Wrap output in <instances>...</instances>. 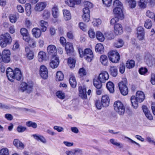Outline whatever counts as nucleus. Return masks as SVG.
Returning <instances> with one entry per match:
<instances>
[{
	"label": "nucleus",
	"mask_w": 155,
	"mask_h": 155,
	"mask_svg": "<svg viewBox=\"0 0 155 155\" xmlns=\"http://www.w3.org/2000/svg\"><path fill=\"white\" fill-rule=\"evenodd\" d=\"M145 99V95L142 91H138L136 93V97L132 96L130 99V101L132 106L135 109H136L138 107V102H141Z\"/></svg>",
	"instance_id": "obj_1"
},
{
	"label": "nucleus",
	"mask_w": 155,
	"mask_h": 155,
	"mask_svg": "<svg viewBox=\"0 0 155 155\" xmlns=\"http://www.w3.org/2000/svg\"><path fill=\"white\" fill-rule=\"evenodd\" d=\"M93 5L90 2L87 1L84 2V7L83 8V15L82 18L83 21L85 22H88L90 18V9L92 8Z\"/></svg>",
	"instance_id": "obj_2"
},
{
	"label": "nucleus",
	"mask_w": 155,
	"mask_h": 155,
	"mask_svg": "<svg viewBox=\"0 0 155 155\" xmlns=\"http://www.w3.org/2000/svg\"><path fill=\"white\" fill-rule=\"evenodd\" d=\"M80 57L82 58L84 56L85 59L88 62H91L93 58V54L92 50L90 48H86L83 51L81 48L78 49Z\"/></svg>",
	"instance_id": "obj_3"
},
{
	"label": "nucleus",
	"mask_w": 155,
	"mask_h": 155,
	"mask_svg": "<svg viewBox=\"0 0 155 155\" xmlns=\"http://www.w3.org/2000/svg\"><path fill=\"white\" fill-rule=\"evenodd\" d=\"M12 42V38L8 33H5L1 35L0 45L1 47H5L7 45L10 44Z\"/></svg>",
	"instance_id": "obj_4"
},
{
	"label": "nucleus",
	"mask_w": 155,
	"mask_h": 155,
	"mask_svg": "<svg viewBox=\"0 0 155 155\" xmlns=\"http://www.w3.org/2000/svg\"><path fill=\"white\" fill-rule=\"evenodd\" d=\"M114 110L119 115H123L125 111V107L124 104L120 101H117L114 104Z\"/></svg>",
	"instance_id": "obj_5"
},
{
	"label": "nucleus",
	"mask_w": 155,
	"mask_h": 155,
	"mask_svg": "<svg viewBox=\"0 0 155 155\" xmlns=\"http://www.w3.org/2000/svg\"><path fill=\"white\" fill-rule=\"evenodd\" d=\"M127 81L126 78H123L118 84V86L121 94L124 95H127L128 92V89L127 86Z\"/></svg>",
	"instance_id": "obj_6"
},
{
	"label": "nucleus",
	"mask_w": 155,
	"mask_h": 155,
	"mask_svg": "<svg viewBox=\"0 0 155 155\" xmlns=\"http://www.w3.org/2000/svg\"><path fill=\"white\" fill-rule=\"evenodd\" d=\"M10 51L8 49H5L2 52V54L0 53V62H3L5 63L9 62L10 60Z\"/></svg>",
	"instance_id": "obj_7"
},
{
	"label": "nucleus",
	"mask_w": 155,
	"mask_h": 155,
	"mask_svg": "<svg viewBox=\"0 0 155 155\" xmlns=\"http://www.w3.org/2000/svg\"><path fill=\"white\" fill-rule=\"evenodd\" d=\"M108 57L110 60L113 63H117L120 59V56L116 51H111L108 53Z\"/></svg>",
	"instance_id": "obj_8"
},
{
	"label": "nucleus",
	"mask_w": 155,
	"mask_h": 155,
	"mask_svg": "<svg viewBox=\"0 0 155 155\" xmlns=\"http://www.w3.org/2000/svg\"><path fill=\"white\" fill-rule=\"evenodd\" d=\"M33 85L32 84H27L25 82H22L21 84L20 90L22 92L26 91L28 93H30L32 90Z\"/></svg>",
	"instance_id": "obj_9"
},
{
	"label": "nucleus",
	"mask_w": 155,
	"mask_h": 155,
	"mask_svg": "<svg viewBox=\"0 0 155 155\" xmlns=\"http://www.w3.org/2000/svg\"><path fill=\"white\" fill-rule=\"evenodd\" d=\"M48 54L52 57L56 56L57 51L56 46L52 45H49L47 48Z\"/></svg>",
	"instance_id": "obj_10"
},
{
	"label": "nucleus",
	"mask_w": 155,
	"mask_h": 155,
	"mask_svg": "<svg viewBox=\"0 0 155 155\" xmlns=\"http://www.w3.org/2000/svg\"><path fill=\"white\" fill-rule=\"evenodd\" d=\"M123 8H114L113 9V13L120 19H122L124 18V15L122 9Z\"/></svg>",
	"instance_id": "obj_11"
},
{
	"label": "nucleus",
	"mask_w": 155,
	"mask_h": 155,
	"mask_svg": "<svg viewBox=\"0 0 155 155\" xmlns=\"http://www.w3.org/2000/svg\"><path fill=\"white\" fill-rule=\"evenodd\" d=\"M40 74L44 79H46L48 77V71L47 68L44 65H41L40 68Z\"/></svg>",
	"instance_id": "obj_12"
},
{
	"label": "nucleus",
	"mask_w": 155,
	"mask_h": 155,
	"mask_svg": "<svg viewBox=\"0 0 155 155\" xmlns=\"http://www.w3.org/2000/svg\"><path fill=\"white\" fill-rule=\"evenodd\" d=\"M58 58L56 56L53 57L49 63L50 66L53 69L57 68L59 64Z\"/></svg>",
	"instance_id": "obj_13"
},
{
	"label": "nucleus",
	"mask_w": 155,
	"mask_h": 155,
	"mask_svg": "<svg viewBox=\"0 0 155 155\" xmlns=\"http://www.w3.org/2000/svg\"><path fill=\"white\" fill-rule=\"evenodd\" d=\"M46 5L47 3L46 2H39L36 5L34 10L36 11H41L45 8Z\"/></svg>",
	"instance_id": "obj_14"
},
{
	"label": "nucleus",
	"mask_w": 155,
	"mask_h": 155,
	"mask_svg": "<svg viewBox=\"0 0 155 155\" xmlns=\"http://www.w3.org/2000/svg\"><path fill=\"white\" fill-rule=\"evenodd\" d=\"M6 75L8 79L13 82L14 79V71L11 68H8L6 70Z\"/></svg>",
	"instance_id": "obj_15"
},
{
	"label": "nucleus",
	"mask_w": 155,
	"mask_h": 155,
	"mask_svg": "<svg viewBox=\"0 0 155 155\" xmlns=\"http://www.w3.org/2000/svg\"><path fill=\"white\" fill-rule=\"evenodd\" d=\"M109 75L108 73L106 71L103 72L99 75L98 79L103 82H105L109 79Z\"/></svg>",
	"instance_id": "obj_16"
},
{
	"label": "nucleus",
	"mask_w": 155,
	"mask_h": 155,
	"mask_svg": "<svg viewBox=\"0 0 155 155\" xmlns=\"http://www.w3.org/2000/svg\"><path fill=\"white\" fill-rule=\"evenodd\" d=\"M79 96L82 99H86L87 98L86 88L84 87L79 86Z\"/></svg>",
	"instance_id": "obj_17"
},
{
	"label": "nucleus",
	"mask_w": 155,
	"mask_h": 155,
	"mask_svg": "<svg viewBox=\"0 0 155 155\" xmlns=\"http://www.w3.org/2000/svg\"><path fill=\"white\" fill-rule=\"evenodd\" d=\"M137 38L140 40L143 39L144 36V29L141 26H139L137 28Z\"/></svg>",
	"instance_id": "obj_18"
},
{
	"label": "nucleus",
	"mask_w": 155,
	"mask_h": 155,
	"mask_svg": "<svg viewBox=\"0 0 155 155\" xmlns=\"http://www.w3.org/2000/svg\"><path fill=\"white\" fill-rule=\"evenodd\" d=\"M110 98L108 95H104L102 96L101 102L103 104V107L108 106L110 103Z\"/></svg>",
	"instance_id": "obj_19"
},
{
	"label": "nucleus",
	"mask_w": 155,
	"mask_h": 155,
	"mask_svg": "<svg viewBox=\"0 0 155 155\" xmlns=\"http://www.w3.org/2000/svg\"><path fill=\"white\" fill-rule=\"evenodd\" d=\"M65 49L67 54L68 55H70L71 54L73 53L74 51L72 44L70 43L67 42L65 45Z\"/></svg>",
	"instance_id": "obj_20"
},
{
	"label": "nucleus",
	"mask_w": 155,
	"mask_h": 155,
	"mask_svg": "<svg viewBox=\"0 0 155 155\" xmlns=\"http://www.w3.org/2000/svg\"><path fill=\"white\" fill-rule=\"evenodd\" d=\"M123 31L122 25L119 23L116 24L114 26V32L117 35L121 34Z\"/></svg>",
	"instance_id": "obj_21"
},
{
	"label": "nucleus",
	"mask_w": 155,
	"mask_h": 155,
	"mask_svg": "<svg viewBox=\"0 0 155 155\" xmlns=\"http://www.w3.org/2000/svg\"><path fill=\"white\" fill-rule=\"evenodd\" d=\"M31 137H33L35 140L38 141H40L44 143L47 142L45 138L41 135L36 134L32 135Z\"/></svg>",
	"instance_id": "obj_22"
},
{
	"label": "nucleus",
	"mask_w": 155,
	"mask_h": 155,
	"mask_svg": "<svg viewBox=\"0 0 155 155\" xmlns=\"http://www.w3.org/2000/svg\"><path fill=\"white\" fill-rule=\"evenodd\" d=\"M14 79H15L18 81L20 80L22 75V73L18 68H16L14 70Z\"/></svg>",
	"instance_id": "obj_23"
},
{
	"label": "nucleus",
	"mask_w": 155,
	"mask_h": 155,
	"mask_svg": "<svg viewBox=\"0 0 155 155\" xmlns=\"http://www.w3.org/2000/svg\"><path fill=\"white\" fill-rule=\"evenodd\" d=\"M32 33L34 37L36 38H39L41 34V30L38 28H33L32 29Z\"/></svg>",
	"instance_id": "obj_24"
},
{
	"label": "nucleus",
	"mask_w": 155,
	"mask_h": 155,
	"mask_svg": "<svg viewBox=\"0 0 155 155\" xmlns=\"http://www.w3.org/2000/svg\"><path fill=\"white\" fill-rule=\"evenodd\" d=\"M26 56L29 60L33 59L34 58V53L28 47L25 48Z\"/></svg>",
	"instance_id": "obj_25"
},
{
	"label": "nucleus",
	"mask_w": 155,
	"mask_h": 155,
	"mask_svg": "<svg viewBox=\"0 0 155 155\" xmlns=\"http://www.w3.org/2000/svg\"><path fill=\"white\" fill-rule=\"evenodd\" d=\"M153 60V58L150 55L148 54L145 56V61L148 65L150 66L152 65Z\"/></svg>",
	"instance_id": "obj_26"
},
{
	"label": "nucleus",
	"mask_w": 155,
	"mask_h": 155,
	"mask_svg": "<svg viewBox=\"0 0 155 155\" xmlns=\"http://www.w3.org/2000/svg\"><path fill=\"white\" fill-rule=\"evenodd\" d=\"M46 54L45 52L42 51H40L39 52L38 58L39 62H41L44 61L46 60Z\"/></svg>",
	"instance_id": "obj_27"
},
{
	"label": "nucleus",
	"mask_w": 155,
	"mask_h": 155,
	"mask_svg": "<svg viewBox=\"0 0 155 155\" xmlns=\"http://www.w3.org/2000/svg\"><path fill=\"white\" fill-rule=\"evenodd\" d=\"M14 145L17 148L22 149L24 148L23 143L17 139H15L13 141Z\"/></svg>",
	"instance_id": "obj_28"
},
{
	"label": "nucleus",
	"mask_w": 155,
	"mask_h": 155,
	"mask_svg": "<svg viewBox=\"0 0 155 155\" xmlns=\"http://www.w3.org/2000/svg\"><path fill=\"white\" fill-rule=\"evenodd\" d=\"M102 82L101 81L100 79L98 78L94 79L93 81V84L94 86L97 89H100L102 86Z\"/></svg>",
	"instance_id": "obj_29"
},
{
	"label": "nucleus",
	"mask_w": 155,
	"mask_h": 155,
	"mask_svg": "<svg viewBox=\"0 0 155 155\" xmlns=\"http://www.w3.org/2000/svg\"><path fill=\"white\" fill-rule=\"evenodd\" d=\"M52 14L53 17L57 18L59 16V12L58 7L56 5H54L52 9Z\"/></svg>",
	"instance_id": "obj_30"
},
{
	"label": "nucleus",
	"mask_w": 155,
	"mask_h": 155,
	"mask_svg": "<svg viewBox=\"0 0 155 155\" xmlns=\"http://www.w3.org/2000/svg\"><path fill=\"white\" fill-rule=\"evenodd\" d=\"M100 60L102 64L106 66L108 65V60L106 56L104 55H101Z\"/></svg>",
	"instance_id": "obj_31"
},
{
	"label": "nucleus",
	"mask_w": 155,
	"mask_h": 155,
	"mask_svg": "<svg viewBox=\"0 0 155 155\" xmlns=\"http://www.w3.org/2000/svg\"><path fill=\"white\" fill-rule=\"evenodd\" d=\"M25 8L26 15L29 16L31 13V5L29 3H26L25 4Z\"/></svg>",
	"instance_id": "obj_32"
},
{
	"label": "nucleus",
	"mask_w": 155,
	"mask_h": 155,
	"mask_svg": "<svg viewBox=\"0 0 155 155\" xmlns=\"http://www.w3.org/2000/svg\"><path fill=\"white\" fill-rule=\"evenodd\" d=\"M110 74L113 77H116L117 74V69L116 66H111L110 68Z\"/></svg>",
	"instance_id": "obj_33"
},
{
	"label": "nucleus",
	"mask_w": 155,
	"mask_h": 155,
	"mask_svg": "<svg viewBox=\"0 0 155 155\" xmlns=\"http://www.w3.org/2000/svg\"><path fill=\"white\" fill-rule=\"evenodd\" d=\"M95 51L96 52L102 53L104 51V48L103 45L101 43H99L97 44L96 45Z\"/></svg>",
	"instance_id": "obj_34"
},
{
	"label": "nucleus",
	"mask_w": 155,
	"mask_h": 155,
	"mask_svg": "<svg viewBox=\"0 0 155 155\" xmlns=\"http://www.w3.org/2000/svg\"><path fill=\"white\" fill-rule=\"evenodd\" d=\"M106 87L110 93H113L114 91V86L113 83L109 81L106 84Z\"/></svg>",
	"instance_id": "obj_35"
},
{
	"label": "nucleus",
	"mask_w": 155,
	"mask_h": 155,
	"mask_svg": "<svg viewBox=\"0 0 155 155\" xmlns=\"http://www.w3.org/2000/svg\"><path fill=\"white\" fill-rule=\"evenodd\" d=\"M68 65L71 68H73L75 66L76 60L71 58H68Z\"/></svg>",
	"instance_id": "obj_36"
},
{
	"label": "nucleus",
	"mask_w": 155,
	"mask_h": 155,
	"mask_svg": "<svg viewBox=\"0 0 155 155\" xmlns=\"http://www.w3.org/2000/svg\"><path fill=\"white\" fill-rule=\"evenodd\" d=\"M69 82L71 86L74 88H75L77 85V82L74 77L73 76H71L69 79Z\"/></svg>",
	"instance_id": "obj_37"
},
{
	"label": "nucleus",
	"mask_w": 155,
	"mask_h": 155,
	"mask_svg": "<svg viewBox=\"0 0 155 155\" xmlns=\"http://www.w3.org/2000/svg\"><path fill=\"white\" fill-rule=\"evenodd\" d=\"M81 0H69L68 2V5L71 7H74L76 5L80 4Z\"/></svg>",
	"instance_id": "obj_38"
},
{
	"label": "nucleus",
	"mask_w": 155,
	"mask_h": 155,
	"mask_svg": "<svg viewBox=\"0 0 155 155\" xmlns=\"http://www.w3.org/2000/svg\"><path fill=\"white\" fill-rule=\"evenodd\" d=\"M97 39L99 41L103 42L104 40V37L102 33L100 31H97L96 33Z\"/></svg>",
	"instance_id": "obj_39"
},
{
	"label": "nucleus",
	"mask_w": 155,
	"mask_h": 155,
	"mask_svg": "<svg viewBox=\"0 0 155 155\" xmlns=\"http://www.w3.org/2000/svg\"><path fill=\"white\" fill-rule=\"evenodd\" d=\"M63 14L65 20H68L71 19V15L69 11L67 10H63Z\"/></svg>",
	"instance_id": "obj_40"
},
{
	"label": "nucleus",
	"mask_w": 155,
	"mask_h": 155,
	"mask_svg": "<svg viewBox=\"0 0 155 155\" xmlns=\"http://www.w3.org/2000/svg\"><path fill=\"white\" fill-rule=\"evenodd\" d=\"M64 76L61 71H58L56 75V80L58 81H62L64 79Z\"/></svg>",
	"instance_id": "obj_41"
},
{
	"label": "nucleus",
	"mask_w": 155,
	"mask_h": 155,
	"mask_svg": "<svg viewBox=\"0 0 155 155\" xmlns=\"http://www.w3.org/2000/svg\"><path fill=\"white\" fill-rule=\"evenodd\" d=\"M147 3L145 0H140L138 1V4L140 8H144L146 7Z\"/></svg>",
	"instance_id": "obj_42"
},
{
	"label": "nucleus",
	"mask_w": 155,
	"mask_h": 155,
	"mask_svg": "<svg viewBox=\"0 0 155 155\" xmlns=\"http://www.w3.org/2000/svg\"><path fill=\"white\" fill-rule=\"evenodd\" d=\"M135 65V62L133 60L127 61L126 63V67L129 69L133 68Z\"/></svg>",
	"instance_id": "obj_43"
},
{
	"label": "nucleus",
	"mask_w": 155,
	"mask_h": 155,
	"mask_svg": "<svg viewBox=\"0 0 155 155\" xmlns=\"http://www.w3.org/2000/svg\"><path fill=\"white\" fill-rule=\"evenodd\" d=\"M144 26L147 29H150L152 25V23L151 20L149 19L146 20L145 22Z\"/></svg>",
	"instance_id": "obj_44"
},
{
	"label": "nucleus",
	"mask_w": 155,
	"mask_h": 155,
	"mask_svg": "<svg viewBox=\"0 0 155 155\" xmlns=\"http://www.w3.org/2000/svg\"><path fill=\"white\" fill-rule=\"evenodd\" d=\"M113 5L114 8H123L122 3L118 0L114 1Z\"/></svg>",
	"instance_id": "obj_45"
},
{
	"label": "nucleus",
	"mask_w": 155,
	"mask_h": 155,
	"mask_svg": "<svg viewBox=\"0 0 155 155\" xmlns=\"http://www.w3.org/2000/svg\"><path fill=\"white\" fill-rule=\"evenodd\" d=\"M26 125L28 127H32L34 129L36 128L37 127V125L36 123L31 121L27 122H26Z\"/></svg>",
	"instance_id": "obj_46"
},
{
	"label": "nucleus",
	"mask_w": 155,
	"mask_h": 155,
	"mask_svg": "<svg viewBox=\"0 0 155 155\" xmlns=\"http://www.w3.org/2000/svg\"><path fill=\"white\" fill-rule=\"evenodd\" d=\"M81 152V150L78 149L72 151H67L66 153L67 155H77V154L78 153H80Z\"/></svg>",
	"instance_id": "obj_47"
},
{
	"label": "nucleus",
	"mask_w": 155,
	"mask_h": 155,
	"mask_svg": "<svg viewBox=\"0 0 155 155\" xmlns=\"http://www.w3.org/2000/svg\"><path fill=\"white\" fill-rule=\"evenodd\" d=\"M56 95L58 98L61 99H63L65 98V94L61 91H59L57 92Z\"/></svg>",
	"instance_id": "obj_48"
},
{
	"label": "nucleus",
	"mask_w": 155,
	"mask_h": 155,
	"mask_svg": "<svg viewBox=\"0 0 155 155\" xmlns=\"http://www.w3.org/2000/svg\"><path fill=\"white\" fill-rule=\"evenodd\" d=\"M123 45V41L121 40L120 39L118 41L115 43L114 44V46L117 48H119L122 47Z\"/></svg>",
	"instance_id": "obj_49"
},
{
	"label": "nucleus",
	"mask_w": 155,
	"mask_h": 155,
	"mask_svg": "<svg viewBox=\"0 0 155 155\" xmlns=\"http://www.w3.org/2000/svg\"><path fill=\"white\" fill-rule=\"evenodd\" d=\"M8 150L7 148H3L0 150V155H9Z\"/></svg>",
	"instance_id": "obj_50"
},
{
	"label": "nucleus",
	"mask_w": 155,
	"mask_h": 155,
	"mask_svg": "<svg viewBox=\"0 0 155 155\" xmlns=\"http://www.w3.org/2000/svg\"><path fill=\"white\" fill-rule=\"evenodd\" d=\"M89 37L91 38H94L96 36L95 32L93 29H90L88 31Z\"/></svg>",
	"instance_id": "obj_51"
},
{
	"label": "nucleus",
	"mask_w": 155,
	"mask_h": 155,
	"mask_svg": "<svg viewBox=\"0 0 155 155\" xmlns=\"http://www.w3.org/2000/svg\"><path fill=\"white\" fill-rule=\"evenodd\" d=\"M129 3L130 6L132 8H134L136 5V2L135 0H127Z\"/></svg>",
	"instance_id": "obj_52"
},
{
	"label": "nucleus",
	"mask_w": 155,
	"mask_h": 155,
	"mask_svg": "<svg viewBox=\"0 0 155 155\" xmlns=\"http://www.w3.org/2000/svg\"><path fill=\"white\" fill-rule=\"evenodd\" d=\"M42 15L44 18L48 19L50 17V12L48 10H45L43 12Z\"/></svg>",
	"instance_id": "obj_53"
},
{
	"label": "nucleus",
	"mask_w": 155,
	"mask_h": 155,
	"mask_svg": "<svg viewBox=\"0 0 155 155\" xmlns=\"http://www.w3.org/2000/svg\"><path fill=\"white\" fill-rule=\"evenodd\" d=\"M92 23L94 26H97L101 24V21L100 19H95L94 20Z\"/></svg>",
	"instance_id": "obj_54"
},
{
	"label": "nucleus",
	"mask_w": 155,
	"mask_h": 155,
	"mask_svg": "<svg viewBox=\"0 0 155 155\" xmlns=\"http://www.w3.org/2000/svg\"><path fill=\"white\" fill-rule=\"evenodd\" d=\"M18 17L15 15H12L9 17V19L10 22L12 23H15L17 21Z\"/></svg>",
	"instance_id": "obj_55"
},
{
	"label": "nucleus",
	"mask_w": 155,
	"mask_h": 155,
	"mask_svg": "<svg viewBox=\"0 0 155 155\" xmlns=\"http://www.w3.org/2000/svg\"><path fill=\"white\" fill-rule=\"evenodd\" d=\"M87 27L86 25L82 22H80L79 24V28L84 31H86Z\"/></svg>",
	"instance_id": "obj_56"
},
{
	"label": "nucleus",
	"mask_w": 155,
	"mask_h": 155,
	"mask_svg": "<svg viewBox=\"0 0 155 155\" xmlns=\"http://www.w3.org/2000/svg\"><path fill=\"white\" fill-rule=\"evenodd\" d=\"M29 45L31 47L34 48L36 47V42L33 39H31L28 42Z\"/></svg>",
	"instance_id": "obj_57"
},
{
	"label": "nucleus",
	"mask_w": 155,
	"mask_h": 155,
	"mask_svg": "<svg viewBox=\"0 0 155 155\" xmlns=\"http://www.w3.org/2000/svg\"><path fill=\"white\" fill-rule=\"evenodd\" d=\"M95 104L96 107L98 109H101L103 107V104L100 101H97Z\"/></svg>",
	"instance_id": "obj_58"
},
{
	"label": "nucleus",
	"mask_w": 155,
	"mask_h": 155,
	"mask_svg": "<svg viewBox=\"0 0 155 155\" xmlns=\"http://www.w3.org/2000/svg\"><path fill=\"white\" fill-rule=\"evenodd\" d=\"M26 130V127L21 126H18L17 128V131L19 133L24 132Z\"/></svg>",
	"instance_id": "obj_59"
},
{
	"label": "nucleus",
	"mask_w": 155,
	"mask_h": 155,
	"mask_svg": "<svg viewBox=\"0 0 155 155\" xmlns=\"http://www.w3.org/2000/svg\"><path fill=\"white\" fill-rule=\"evenodd\" d=\"M147 71V70L146 68L142 67L140 68L139 70V73L142 75H144Z\"/></svg>",
	"instance_id": "obj_60"
},
{
	"label": "nucleus",
	"mask_w": 155,
	"mask_h": 155,
	"mask_svg": "<svg viewBox=\"0 0 155 155\" xmlns=\"http://www.w3.org/2000/svg\"><path fill=\"white\" fill-rule=\"evenodd\" d=\"M79 73L80 75L82 77L86 74V70L83 68H81L79 71Z\"/></svg>",
	"instance_id": "obj_61"
},
{
	"label": "nucleus",
	"mask_w": 155,
	"mask_h": 155,
	"mask_svg": "<svg viewBox=\"0 0 155 155\" xmlns=\"http://www.w3.org/2000/svg\"><path fill=\"white\" fill-rule=\"evenodd\" d=\"M20 32L22 36L28 34V30L24 28H21L20 30Z\"/></svg>",
	"instance_id": "obj_62"
},
{
	"label": "nucleus",
	"mask_w": 155,
	"mask_h": 155,
	"mask_svg": "<svg viewBox=\"0 0 155 155\" xmlns=\"http://www.w3.org/2000/svg\"><path fill=\"white\" fill-rule=\"evenodd\" d=\"M103 3L107 7L110 6L112 2L111 0H102Z\"/></svg>",
	"instance_id": "obj_63"
},
{
	"label": "nucleus",
	"mask_w": 155,
	"mask_h": 155,
	"mask_svg": "<svg viewBox=\"0 0 155 155\" xmlns=\"http://www.w3.org/2000/svg\"><path fill=\"white\" fill-rule=\"evenodd\" d=\"M125 70V65L122 63L120 65L119 68L120 72L122 74L124 73Z\"/></svg>",
	"instance_id": "obj_64"
}]
</instances>
